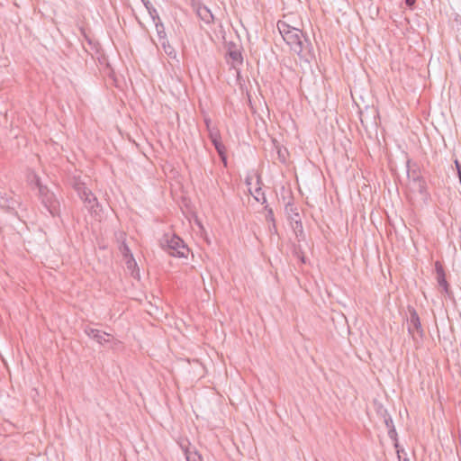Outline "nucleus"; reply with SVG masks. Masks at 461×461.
Returning <instances> with one entry per match:
<instances>
[{"label":"nucleus","mask_w":461,"mask_h":461,"mask_svg":"<svg viewBox=\"0 0 461 461\" xmlns=\"http://www.w3.org/2000/svg\"><path fill=\"white\" fill-rule=\"evenodd\" d=\"M277 29L290 50L296 53L301 60L310 64L316 59L312 43L301 30L282 21L277 23Z\"/></svg>","instance_id":"1"},{"label":"nucleus","mask_w":461,"mask_h":461,"mask_svg":"<svg viewBox=\"0 0 461 461\" xmlns=\"http://www.w3.org/2000/svg\"><path fill=\"white\" fill-rule=\"evenodd\" d=\"M164 247L174 257L187 258L189 249L184 241L176 235H169L165 238Z\"/></svg>","instance_id":"2"},{"label":"nucleus","mask_w":461,"mask_h":461,"mask_svg":"<svg viewBox=\"0 0 461 461\" xmlns=\"http://www.w3.org/2000/svg\"><path fill=\"white\" fill-rule=\"evenodd\" d=\"M241 50L242 47L240 45H238L233 41L227 43L226 59L228 62L231 63V66L234 68H237L238 66H240L243 63Z\"/></svg>","instance_id":"3"},{"label":"nucleus","mask_w":461,"mask_h":461,"mask_svg":"<svg viewBox=\"0 0 461 461\" xmlns=\"http://www.w3.org/2000/svg\"><path fill=\"white\" fill-rule=\"evenodd\" d=\"M210 138H211L215 149H217L219 155L221 156L222 161L225 162L226 161V149L221 140L220 135L217 132H211Z\"/></svg>","instance_id":"4"},{"label":"nucleus","mask_w":461,"mask_h":461,"mask_svg":"<svg viewBox=\"0 0 461 461\" xmlns=\"http://www.w3.org/2000/svg\"><path fill=\"white\" fill-rule=\"evenodd\" d=\"M197 16L205 23L210 24L213 22V15L211 10L205 5H199L196 9Z\"/></svg>","instance_id":"5"},{"label":"nucleus","mask_w":461,"mask_h":461,"mask_svg":"<svg viewBox=\"0 0 461 461\" xmlns=\"http://www.w3.org/2000/svg\"><path fill=\"white\" fill-rule=\"evenodd\" d=\"M160 44L167 56L179 63V59H177V53L176 50L173 48V46L170 45L168 40L160 41Z\"/></svg>","instance_id":"6"},{"label":"nucleus","mask_w":461,"mask_h":461,"mask_svg":"<svg viewBox=\"0 0 461 461\" xmlns=\"http://www.w3.org/2000/svg\"><path fill=\"white\" fill-rule=\"evenodd\" d=\"M436 270H437V279H438L439 285L442 286L443 289L445 290V292L447 293L448 292V284L447 282L446 275H445L442 266L439 264H437Z\"/></svg>","instance_id":"7"},{"label":"nucleus","mask_w":461,"mask_h":461,"mask_svg":"<svg viewBox=\"0 0 461 461\" xmlns=\"http://www.w3.org/2000/svg\"><path fill=\"white\" fill-rule=\"evenodd\" d=\"M153 22L155 23V28H156V31H157V34H158L159 42L162 41L167 40V33H166V31H165V27H164V24L161 22L160 18H158V19H157L156 21H153Z\"/></svg>","instance_id":"8"},{"label":"nucleus","mask_w":461,"mask_h":461,"mask_svg":"<svg viewBox=\"0 0 461 461\" xmlns=\"http://www.w3.org/2000/svg\"><path fill=\"white\" fill-rule=\"evenodd\" d=\"M140 1L142 2L143 5L147 9L152 21H156L157 19L159 18L156 8L152 5V4L150 3L149 0H140Z\"/></svg>","instance_id":"9"},{"label":"nucleus","mask_w":461,"mask_h":461,"mask_svg":"<svg viewBox=\"0 0 461 461\" xmlns=\"http://www.w3.org/2000/svg\"><path fill=\"white\" fill-rule=\"evenodd\" d=\"M188 461H202V458L196 453H190L187 455Z\"/></svg>","instance_id":"10"},{"label":"nucleus","mask_w":461,"mask_h":461,"mask_svg":"<svg viewBox=\"0 0 461 461\" xmlns=\"http://www.w3.org/2000/svg\"><path fill=\"white\" fill-rule=\"evenodd\" d=\"M416 4V0H405V5L410 7L411 9L414 8V5Z\"/></svg>","instance_id":"11"},{"label":"nucleus","mask_w":461,"mask_h":461,"mask_svg":"<svg viewBox=\"0 0 461 461\" xmlns=\"http://www.w3.org/2000/svg\"><path fill=\"white\" fill-rule=\"evenodd\" d=\"M456 168H457V171H458V175H459V178H460V182H461V167H460L458 161H456Z\"/></svg>","instance_id":"12"},{"label":"nucleus","mask_w":461,"mask_h":461,"mask_svg":"<svg viewBox=\"0 0 461 461\" xmlns=\"http://www.w3.org/2000/svg\"><path fill=\"white\" fill-rule=\"evenodd\" d=\"M92 199L95 200V197H93V195L91 194H89V195H87V197H86V200H88V202L91 203Z\"/></svg>","instance_id":"13"}]
</instances>
